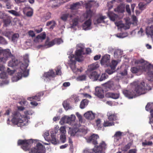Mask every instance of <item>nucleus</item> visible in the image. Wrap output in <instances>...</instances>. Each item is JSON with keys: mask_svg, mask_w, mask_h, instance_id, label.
<instances>
[{"mask_svg": "<svg viewBox=\"0 0 153 153\" xmlns=\"http://www.w3.org/2000/svg\"><path fill=\"white\" fill-rule=\"evenodd\" d=\"M66 117L65 116L62 118L60 122H62V123L64 124L65 123H66Z\"/></svg>", "mask_w": 153, "mask_h": 153, "instance_id": "62", "label": "nucleus"}, {"mask_svg": "<svg viewBox=\"0 0 153 153\" xmlns=\"http://www.w3.org/2000/svg\"><path fill=\"white\" fill-rule=\"evenodd\" d=\"M4 69V67L3 65L0 66V77L1 79H5L7 78L6 73L2 72Z\"/></svg>", "mask_w": 153, "mask_h": 153, "instance_id": "33", "label": "nucleus"}, {"mask_svg": "<svg viewBox=\"0 0 153 153\" xmlns=\"http://www.w3.org/2000/svg\"><path fill=\"white\" fill-rule=\"evenodd\" d=\"M136 149H130L128 152V153H136L137 152Z\"/></svg>", "mask_w": 153, "mask_h": 153, "instance_id": "64", "label": "nucleus"}, {"mask_svg": "<svg viewBox=\"0 0 153 153\" xmlns=\"http://www.w3.org/2000/svg\"><path fill=\"white\" fill-rule=\"evenodd\" d=\"M84 116L86 119L92 120L94 118L95 115L92 111H89L84 114Z\"/></svg>", "mask_w": 153, "mask_h": 153, "instance_id": "19", "label": "nucleus"}, {"mask_svg": "<svg viewBox=\"0 0 153 153\" xmlns=\"http://www.w3.org/2000/svg\"><path fill=\"white\" fill-rule=\"evenodd\" d=\"M86 76L85 74L81 75L78 76L77 79L79 80L82 81L86 79Z\"/></svg>", "mask_w": 153, "mask_h": 153, "instance_id": "53", "label": "nucleus"}, {"mask_svg": "<svg viewBox=\"0 0 153 153\" xmlns=\"http://www.w3.org/2000/svg\"><path fill=\"white\" fill-rule=\"evenodd\" d=\"M110 56L106 54L102 57L101 61V63L102 65H105L107 66L110 65Z\"/></svg>", "mask_w": 153, "mask_h": 153, "instance_id": "13", "label": "nucleus"}, {"mask_svg": "<svg viewBox=\"0 0 153 153\" xmlns=\"http://www.w3.org/2000/svg\"><path fill=\"white\" fill-rule=\"evenodd\" d=\"M83 49L81 47L79 49L76 50L75 52V58H74V55H73V57L70 59V61L72 64V65L71 66V68L73 71H76L75 64L76 61L78 62L81 61L80 58L83 52Z\"/></svg>", "mask_w": 153, "mask_h": 153, "instance_id": "4", "label": "nucleus"}, {"mask_svg": "<svg viewBox=\"0 0 153 153\" xmlns=\"http://www.w3.org/2000/svg\"><path fill=\"white\" fill-rule=\"evenodd\" d=\"M45 146L40 143L36 144V147L31 149L29 151V153H42L43 152Z\"/></svg>", "mask_w": 153, "mask_h": 153, "instance_id": "7", "label": "nucleus"}, {"mask_svg": "<svg viewBox=\"0 0 153 153\" xmlns=\"http://www.w3.org/2000/svg\"><path fill=\"white\" fill-rule=\"evenodd\" d=\"M62 105L66 110H68L71 108V106L70 105L69 101L68 100L64 101L62 103Z\"/></svg>", "mask_w": 153, "mask_h": 153, "instance_id": "31", "label": "nucleus"}, {"mask_svg": "<svg viewBox=\"0 0 153 153\" xmlns=\"http://www.w3.org/2000/svg\"><path fill=\"white\" fill-rule=\"evenodd\" d=\"M91 24V19L85 21L82 25L83 29L88 30L90 29V27Z\"/></svg>", "mask_w": 153, "mask_h": 153, "instance_id": "17", "label": "nucleus"}, {"mask_svg": "<svg viewBox=\"0 0 153 153\" xmlns=\"http://www.w3.org/2000/svg\"><path fill=\"white\" fill-rule=\"evenodd\" d=\"M50 25H51V26H50V29H53L56 25V23L53 20L48 22L47 23V26H49Z\"/></svg>", "mask_w": 153, "mask_h": 153, "instance_id": "40", "label": "nucleus"}, {"mask_svg": "<svg viewBox=\"0 0 153 153\" xmlns=\"http://www.w3.org/2000/svg\"><path fill=\"white\" fill-rule=\"evenodd\" d=\"M89 71L90 73L88 74V76L93 81L97 80L100 76V75L97 74V72L96 71Z\"/></svg>", "mask_w": 153, "mask_h": 153, "instance_id": "15", "label": "nucleus"}, {"mask_svg": "<svg viewBox=\"0 0 153 153\" xmlns=\"http://www.w3.org/2000/svg\"><path fill=\"white\" fill-rule=\"evenodd\" d=\"M51 142L52 143L54 144H56L57 143V142L56 140V139L55 137V136L54 135H51Z\"/></svg>", "mask_w": 153, "mask_h": 153, "instance_id": "54", "label": "nucleus"}, {"mask_svg": "<svg viewBox=\"0 0 153 153\" xmlns=\"http://www.w3.org/2000/svg\"><path fill=\"white\" fill-rule=\"evenodd\" d=\"M60 133L65 134L66 132V131L65 130V126H61L60 129Z\"/></svg>", "mask_w": 153, "mask_h": 153, "instance_id": "58", "label": "nucleus"}, {"mask_svg": "<svg viewBox=\"0 0 153 153\" xmlns=\"http://www.w3.org/2000/svg\"><path fill=\"white\" fill-rule=\"evenodd\" d=\"M99 137L98 134H93L87 139V141L88 143H92L95 146L98 144L97 139H99Z\"/></svg>", "mask_w": 153, "mask_h": 153, "instance_id": "11", "label": "nucleus"}, {"mask_svg": "<svg viewBox=\"0 0 153 153\" xmlns=\"http://www.w3.org/2000/svg\"><path fill=\"white\" fill-rule=\"evenodd\" d=\"M107 115L109 120L110 121H113L117 120V117L115 114L108 113Z\"/></svg>", "mask_w": 153, "mask_h": 153, "instance_id": "23", "label": "nucleus"}, {"mask_svg": "<svg viewBox=\"0 0 153 153\" xmlns=\"http://www.w3.org/2000/svg\"><path fill=\"white\" fill-rule=\"evenodd\" d=\"M18 64L17 60L14 59L9 62L8 63V65L10 67H13L16 66Z\"/></svg>", "mask_w": 153, "mask_h": 153, "instance_id": "32", "label": "nucleus"}, {"mask_svg": "<svg viewBox=\"0 0 153 153\" xmlns=\"http://www.w3.org/2000/svg\"><path fill=\"white\" fill-rule=\"evenodd\" d=\"M107 145L105 141H102L99 144L96 145L93 148L95 153H105Z\"/></svg>", "mask_w": 153, "mask_h": 153, "instance_id": "6", "label": "nucleus"}, {"mask_svg": "<svg viewBox=\"0 0 153 153\" xmlns=\"http://www.w3.org/2000/svg\"><path fill=\"white\" fill-rule=\"evenodd\" d=\"M153 145V143L152 141H147L146 140L142 142V145L143 146H152Z\"/></svg>", "mask_w": 153, "mask_h": 153, "instance_id": "43", "label": "nucleus"}, {"mask_svg": "<svg viewBox=\"0 0 153 153\" xmlns=\"http://www.w3.org/2000/svg\"><path fill=\"white\" fill-rule=\"evenodd\" d=\"M33 143L31 140H21L18 141L17 144L19 146L21 145V148L25 151H29L30 147V145Z\"/></svg>", "mask_w": 153, "mask_h": 153, "instance_id": "5", "label": "nucleus"}, {"mask_svg": "<svg viewBox=\"0 0 153 153\" xmlns=\"http://www.w3.org/2000/svg\"><path fill=\"white\" fill-rule=\"evenodd\" d=\"M105 89L107 90H114L115 89V86L113 81H109L104 84Z\"/></svg>", "mask_w": 153, "mask_h": 153, "instance_id": "12", "label": "nucleus"}, {"mask_svg": "<svg viewBox=\"0 0 153 153\" xmlns=\"http://www.w3.org/2000/svg\"><path fill=\"white\" fill-rule=\"evenodd\" d=\"M11 120L12 123L14 125L18 127H22L26 125L25 120L22 119V117L20 113L18 111H15L12 113Z\"/></svg>", "mask_w": 153, "mask_h": 153, "instance_id": "2", "label": "nucleus"}, {"mask_svg": "<svg viewBox=\"0 0 153 153\" xmlns=\"http://www.w3.org/2000/svg\"><path fill=\"white\" fill-rule=\"evenodd\" d=\"M133 142H131L128 143L127 145H126L123 146H122L121 148L122 151L124 152H127L128 149H129L131 146L133 144Z\"/></svg>", "mask_w": 153, "mask_h": 153, "instance_id": "27", "label": "nucleus"}, {"mask_svg": "<svg viewBox=\"0 0 153 153\" xmlns=\"http://www.w3.org/2000/svg\"><path fill=\"white\" fill-rule=\"evenodd\" d=\"M46 35L45 32L42 33V34L41 35H38L36 37V38L38 39H40L42 40L44 39H45Z\"/></svg>", "mask_w": 153, "mask_h": 153, "instance_id": "51", "label": "nucleus"}, {"mask_svg": "<svg viewBox=\"0 0 153 153\" xmlns=\"http://www.w3.org/2000/svg\"><path fill=\"white\" fill-rule=\"evenodd\" d=\"M132 24L136 25L138 22L137 19V17L134 15H133L132 16Z\"/></svg>", "mask_w": 153, "mask_h": 153, "instance_id": "46", "label": "nucleus"}, {"mask_svg": "<svg viewBox=\"0 0 153 153\" xmlns=\"http://www.w3.org/2000/svg\"><path fill=\"white\" fill-rule=\"evenodd\" d=\"M2 53L3 54L4 57L0 58V62L3 63H5L8 58L12 56V55L9 49L5 50L2 51Z\"/></svg>", "mask_w": 153, "mask_h": 153, "instance_id": "9", "label": "nucleus"}, {"mask_svg": "<svg viewBox=\"0 0 153 153\" xmlns=\"http://www.w3.org/2000/svg\"><path fill=\"white\" fill-rule=\"evenodd\" d=\"M23 12L24 14H25L26 12V15L27 17H31L32 16L33 14V10L30 7H26L23 10Z\"/></svg>", "mask_w": 153, "mask_h": 153, "instance_id": "20", "label": "nucleus"}, {"mask_svg": "<svg viewBox=\"0 0 153 153\" xmlns=\"http://www.w3.org/2000/svg\"><path fill=\"white\" fill-rule=\"evenodd\" d=\"M88 101L87 99H83L81 102L79 107L81 109L84 108L88 103Z\"/></svg>", "mask_w": 153, "mask_h": 153, "instance_id": "34", "label": "nucleus"}, {"mask_svg": "<svg viewBox=\"0 0 153 153\" xmlns=\"http://www.w3.org/2000/svg\"><path fill=\"white\" fill-rule=\"evenodd\" d=\"M28 34L29 36H31L32 37H34L35 36V34L34 32L32 30H30L28 32Z\"/></svg>", "mask_w": 153, "mask_h": 153, "instance_id": "63", "label": "nucleus"}, {"mask_svg": "<svg viewBox=\"0 0 153 153\" xmlns=\"http://www.w3.org/2000/svg\"><path fill=\"white\" fill-rule=\"evenodd\" d=\"M117 64V62L116 60H113L112 61L110 65V69H107L106 72L109 74H111L115 71L116 67Z\"/></svg>", "mask_w": 153, "mask_h": 153, "instance_id": "10", "label": "nucleus"}, {"mask_svg": "<svg viewBox=\"0 0 153 153\" xmlns=\"http://www.w3.org/2000/svg\"><path fill=\"white\" fill-rule=\"evenodd\" d=\"M8 12L10 13L13 15L15 16H19V13L16 11L13 10H8Z\"/></svg>", "mask_w": 153, "mask_h": 153, "instance_id": "55", "label": "nucleus"}, {"mask_svg": "<svg viewBox=\"0 0 153 153\" xmlns=\"http://www.w3.org/2000/svg\"><path fill=\"white\" fill-rule=\"evenodd\" d=\"M123 133V132L120 131H117L114 135V137L118 140L121 138Z\"/></svg>", "mask_w": 153, "mask_h": 153, "instance_id": "42", "label": "nucleus"}, {"mask_svg": "<svg viewBox=\"0 0 153 153\" xmlns=\"http://www.w3.org/2000/svg\"><path fill=\"white\" fill-rule=\"evenodd\" d=\"M145 109L147 111H150V114L153 115V103H148L146 106Z\"/></svg>", "mask_w": 153, "mask_h": 153, "instance_id": "24", "label": "nucleus"}, {"mask_svg": "<svg viewBox=\"0 0 153 153\" xmlns=\"http://www.w3.org/2000/svg\"><path fill=\"white\" fill-rule=\"evenodd\" d=\"M80 6V4L79 2H77L71 5L70 8L72 10L76 9L79 8Z\"/></svg>", "mask_w": 153, "mask_h": 153, "instance_id": "39", "label": "nucleus"}, {"mask_svg": "<svg viewBox=\"0 0 153 153\" xmlns=\"http://www.w3.org/2000/svg\"><path fill=\"white\" fill-rule=\"evenodd\" d=\"M76 117L74 115H71L70 117H66V123L71 125L72 123L75 120Z\"/></svg>", "mask_w": 153, "mask_h": 153, "instance_id": "29", "label": "nucleus"}, {"mask_svg": "<svg viewBox=\"0 0 153 153\" xmlns=\"http://www.w3.org/2000/svg\"><path fill=\"white\" fill-rule=\"evenodd\" d=\"M114 57L116 59L121 58L123 54V51L120 49H117L114 50Z\"/></svg>", "mask_w": 153, "mask_h": 153, "instance_id": "21", "label": "nucleus"}, {"mask_svg": "<svg viewBox=\"0 0 153 153\" xmlns=\"http://www.w3.org/2000/svg\"><path fill=\"white\" fill-rule=\"evenodd\" d=\"M3 21L4 23V26L7 27L10 25L11 22V19L10 17H7L3 19Z\"/></svg>", "mask_w": 153, "mask_h": 153, "instance_id": "35", "label": "nucleus"}, {"mask_svg": "<svg viewBox=\"0 0 153 153\" xmlns=\"http://www.w3.org/2000/svg\"><path fill=\"white\" fill-rule=\"evenodd\" d=\"M114 122H110L108 121H105L103 123V126L105 127L111 126H114Z\"/></svg>", "mask_w": 153, "mask_h": 153, "instance_id": "45", "label": "nucleus"}, {"mask_svg": "<svg viewBox=\"0 0 153 153\" xmlns=\"http://www.w3.org/2000/svg\"><path fill=\"white\" fill-rule=\"evenodd\" d=\"M55 44L59 45L63 42V41L60 38H55L54 39Z\"/></svg>", "mask_w": 153, "mask_h": 153, "instance_id": "52", "label": "nucleus"}, {"mask_svg": "<svg viewBox=\"0 0 153 153\" xmlns=\"http://www.w3.org/2000/svg\"><path fill=\"white\" fill-rule=\"evenodd\" d=\"M125 6L123 4L118 5L117 8V11L119 13H122L124 12Z\"/></svg>", "mask_w": 153, "mask_h": 153, "instance_id": "41", "label": "nucleus"}, {"mask_svg": "<svg viewBox=\"0 0 153 153\" xmlns=\"http://www.w3.org/2000/svg\"><path fill=\"white\" fill-rule=\"evenodd\" d=\"M92 12L91 10H89L86 12L85 17L86 19L89 18V19H90L92 16Z\"/></svg>", "mask_w": 153, "mask_h": 153, "instance_id": "48", "label": "nucleus"}, {"mask_svg": "<svg viewBox=\"0 0 153 153\" xmlns=\"http://www.w3.org/2000/svg\"><path fill=\"white\" fill-rule=\"evenodd\" d=\"M99 65L97 62L92 64L88 66V71H92L96 69L99 67Z\"/></svg>", "mask_w": 153, "mask_h": 153, "instance_id": "26", "label": "nucleus"}, {"mask_svg": "<svg viewBox=\"0 0 153 153\" xmlns=\"http://www.w3.org/2000/svg\"><path fill=\"white\" fill-rule=\"evenodd\" d=\"M61 67L60 66L58 67L57 69L56 70V75H61Z\"/></svg>", "mask_w": 153, "mask_h": 153, "instance_id": "56", "label": "nucleus"}, {"mask_svg": "<svg viewBox=\"0 0 153 153\" xmlns=\"http://www.w3.org/2000/svg\"><path fill=\"white\" fill-rule=\"evenodd\" d=\"M44 93L43 92H40L37 94L35 96L28 98V100L32 101V100H35L37 101L40 100V98L43 96Z\"/></svg>", "mask_w": 153, "mask_h": 153, "instance_id": "18", "label": "nucleus"}, {"mask_svg": "<svg viewBox=\"0 0 153 153\" xmlns=\"http://www.w3.org/2000/svg\"><path fill=\"white\" fill-rule=\"evenodd\" d=\"M6 3V7L7 9H10L11 8V5L10 4V2L9 1H7V2L5 3Z\"/></svg>", "mask_w": 153, "mask_h": 153, "instance_id": "61", "label": "nucleus"}, {"mask_svg": "<svg viewBox=\"0 0 153 153\" xmlns=\"http://www.w3.org/2000/svg\"><path fill=\"white\" fill-rule=\"evenodd\" d=\"M108 16L110 19L113 21H114L118 17V16L113 12H109L108 13Z\"/></svg>", "mask_w": 153, "mask_h": 153, "instance_id": "25", "label": "nucleus"}, {"mask_svg": "<svg viewBox=\"0 0 153 153\" xmlns=\"http://www.w3.org/2000/svg\"><path fill=\"white\" fill-rule=\"evenodd\" d=\"M108 77V76L105 73L102 74L100 78L99 79V80L101 81H103L106 79H107Z\"/></svg>", "mask_w": 153, "mask_h": 153, "instance_id": "49", "label": "nucleus"}, {"mask_svg": "<svg viewBox=\"0 0 153 153\" xmlns=\"http://www.w3.org/2000/svg\"><path fill=\"white\" fill-rule=\"evenodd\" d=\"M19 37V35L18 33H15L12 35L11 37L12 41L13 42H16L17 39Z\"/></svg>", "mask_w": 153, "mask_h": 153, "instance_id": "44", "label": "nucleus"}, {"mask_svg": "<svg viewBox=\"0 0 153 153\" xmlns=\"http://www.w3.org/2000/svg\"><path fill=\"white\" fill-rule=\"evenodd\" d=\"M76 115L78 118L79 121L81 123H82L83 122V119L81 115L78 113H77Z\"/></svg>", "mask_w": 153, "mask_h": 153, "instance_id": "57", "label": "nucleus"}, {"mask_svg": "<svg viewBox=\"0 0 153 153\" xmlns=\"http://www.w3.org/2000/svg\"><path fill=\"white\" fill-rule=\"evenodd\" d=\"M56 76V74L53 70H49L47 72H44L42 76L43 78L46 79L47 80L50 81L52 78Z\"/></svg>", "mask_w": 153, "mask_h": 153, "instance_id": "8", "label": "nucleus"}, {"mask_svg": "<svg viewBox=\"0 0 153 153\" xmlns=\"http://www.w3.org/2000/svg\"><path fill=\"white\" fill-rule=\"evenodd\" d=\"M151 89V86L149 84H146V86L143 81L140 83H135L134 84V91L137 94L140 95L145 94Z\"/></svg>", "mask_w": 153, "mask_h": 153, "instance_id": "3", "label": "nucleus"}, {"mask_svg": "<svg viewBox=\"0 0 153 153\" xmlns=\"http://www.w3.org/2000/svg\"><path fill=\"white\" fill-rule=\"evenodd\" d=\"M55 44L54 39L53 40L49 42L47 45L49 47H51Z\"/></svg>", "mask_w": 153, "mask_h": 153, "instance_id": "60", "label": "nucleus"}, {"mask_svg": "<svg viewBox=\"0 0 153 153\" xmlns=\"http://www.w3.org/2000/svg\"><path fill=\"white\" fill-rule=\"evenodd\" d=\"M7 42L5 39L2 36H0V44L2 45H6Z\"/></svg>", "mask_w": 153, "mask_h": 153, "instance_id": "47", "label": "nucleus"}, {"mask_svg": "<svg viewBox=\"0 0 153 153\" xmlns=\"http://www.w3.org/2000/svg\"><path fill=\"white\" fill-rule=\"evenodd\" d=\"M79 19L78 18H76L74 19L73 20V26H75L78 25V24Z\"/></svg>", "mask_w": 153, "mask_h": 153, "instance_id": "50", "label": "nucleus"}, {"mask_svg": "<svg viewBox=\"0 0 153 153\" xmlns=\"http://www.w3.org/2000/svg\"><path fill=\"white\" fill-rule=\"evenodd\" d=\"M123 93L126 97L129 99L133 98L135 95L134 92L132 91H131L127 90L124 91Z\"/></svg>", "mask_w": 153, "mask_h": 153, "instance_id": "22", "label": "nucleus"}, {"mask_svg": "<svg viewBox=\"0 0 153 153\" xmlns=\"http://www.w3.org/2000/svg\"><path fill=\"white\" fill-rule=\"evenodd\" d=\"M72 16L71 14H70L68 13H64L62 14L61 19L64 21H66L68 17L71 18Z\"/></svg>", "mask_w": 153, "mask_h": 153, "instance_id": "36", "label": "nucleus"}, {"mask_svg": "<svg viewBox=\"0 0 153 153\" xmlns=\"http://www.w3.org/2000/svg\"><path fill=\"white\" fill-rule=\"evenodd\" d=\"M106 18L105 16H101L96 20L97 24H100L102 23H104V19Z\"/></svg>", "mask_w": 153, "mask_h": 153, "instance_id": "38", "label": "nucleus"}, {"mask_svg": "<svg viewBox=\"0 0 153 153\" xmlns=\"http://www.w3.org/2000/svg\"><path fill=\"white\" fill-rule=\"evenodd\" d=\"M105 97L108 98H111L114 99H117L119 98L120 94L119 92H107L105 94Z\"/></svg>", "mask_w": 153, "mask_h": 153, "instance_id": "14", "label": "nucleus"}, {"mask_svg": "<svg viewBox=\"0 0 153 153\" xmlns=\"http://www.w3.org/2000/svg\"><path fill=\"white\" fill-rule=\"evenodd\" d=\"M146 33L148 35H150L151 37H153V25L147 27L146 28Z\"/></svg>", "mask_w": 153, "mask_h": 153, "instance_id": "28", "label": "nucleus"}, {"mask_svg": "<svg viewBox=\"0 0 153 153\" xmlns=\"http://www.w3.org/2000/svg\"><path fill=\"white\" fill-rule=\"evenodd\" d=\"M95 95L100 98L104 97L103 90L101 88H96L95 89Z\"/></svg>", "mask_w": 153, "mask_h": 153, "instance_id": "16", "label": "nucleus"}, {"mask_svg": "<svg viewBox=\"0 0 153 153\" xmlns=\"http://www.w3.org/2000/svg\"><path fill=\"white\" fill-rule=\"evenodd\" d=\"M28 75V72L25 71H23L22 72H19L17 74V77L18 78V80L20 79L22 76H27Z\"/></svg>", "mask_w": 153, "mask_h": 153, "instance_id": "30", "label": "nucleus"}, {"mask_svg": "<svg viewBox=\"0 0 153 153\" xmlns=\"http://www.w3.org/2000/svg\"><path fill=\"white\" fill-rule=\"evenodd\" d=\"M79 131V128H74L70 130L69 132L71 136H74Z\"/></svg>", "mask_w": 153, "mask_h": 153, "instance_id": "37", "label": "nucleus"}, {"mask_svg": "<svg viewBox=\"0 0 153 153\" xmlns=\"http://www.w3.org/2000/svg\"><path fill=\"white\" fill-rule=\"evenodd\" d=\"M131 71L133 73L136 74L143 71L146 72L147 78L149 82L153 85V66L143 65L137 67H133L131 68Z\"/></svg>", "mask_w": 153, "mask_h": 153, "instance_id": "1", "label": "nucleus"}, {"mask_svg": "<svg viewBox=\"0 0 153 153\" xmlns=\"http://www.w3.org/2000/svg\"><path fill=\"white\" fill-rule=\"evenodd\" d=\"M60 139L62 143H64L66 140L65 135L64 134H62L60 136Z\"/></svg>", "mask_w": 153, "mask_h": 153, "instance_id": "59", "label": "nucleus"}]
</instances>
